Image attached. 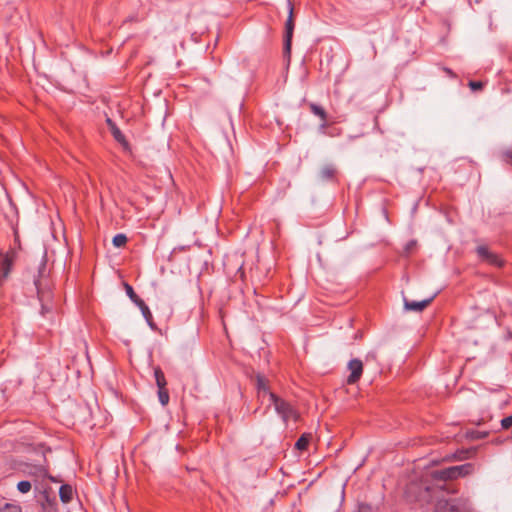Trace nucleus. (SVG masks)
<instances>
[{
	"label": "nucleus",
	"mask_w": 512,
	"mask_h": 512,
	"mask_svg": "<svg viewBox=\"0 0 512 512\" xmlns=\"http://www.w3.org/2000/svg\"><path fill=\"white\" fill-rule=\"evenodd\" d=\"M59 497L63 503L71 502L73 498V488L68 484L61 485L59 489Z\"/></svg>",
	"instance_id": "2eb2a0df"
},
{
	"label": "nucleus",
	"mask_w": 512,
	"mask_h": 512,
	"mask_svg": "<svg viewBox=\"0 0 512 512\" xmlns=\"http://www.w3.org/2000/svg\"><path fill=\"white\" fill-rule=\"evenodd\" d=\"M319 176L323 181H334L337 176V169L332 164L325 165L321 168Z\"/></svg>",
	"instance_id": "4468645a"
},
{
	"label": "nucleus",
	"mask_w": 512,
	"mask_h": 512,
	"mask_svg": "<svg viewBox=\"0 0 512 512\" xmlns=\"http://www.w3.org/2000/svg\"><path fill=\"white\" fill-rule=\"evenodd\" d=\"M288 18L285 23V32H284V44H283V54L284 57L287 58L288 62L290 61L291 57V47H292V38L295 28V21H294V8L293 4L290 0H288Z\"/></svg>",
	"instance_id": "39448f33"
},
{
	"label": "nucleus",
	"mask_w": 512,
	"mask_h": 512,
	"mask_svg": "<svg viewBox=\"0 0 512 512\" xmlns=\"http://www.w3.org/2000/svg\"><path fill=\"white\" fill-rule=\"evenodd\" d=\"M158 399L162 406H166L169 403L170 396L166 387L158 388Z\"/></svg>",
	"instance_id": "6ab92c4d"
},
{
	"label": "nucleus",
	"mask_w": 512,
	"mask_h": 512,
	"mask_svg": "<svg viewBox=\"0 0 512 512\" xmlns=\"http://www.w3.org/2000/svg\"><path fill=\"white\" fill-rule=\"evenodd\" d=\"M124 289L126 291L127 296L130 298V300L137 306L142 312L143 317L147 321L148 325L151 328H155V324L153 322V316L149 309V307L146 305V303L135 293L133 287L128 284L127 282H124L123 284Z\"/></svg>",
	"instance_id": "423d86ee"
},
{
	"label": "nucleus",
	"mask_w": 512,
	"mask_h": 512,
	"mask_svg": "<svg viewBox=\"0 0 512 512\" xmlns=\"http://www.w3.org/2000/svg\"><path fill=\"white\" fill-rule=\"evenodd\" d=\"M501 426L503 429H509L512 426V415L503 418L501 420Z\"/></svg>",
	"instance_id": "5701e85b"
},
{
	"label": "nucleus",
	"mask_w": 512,
	"mask_h": 512,
	"mask_svg": "<svg viewBox=\"0 0 512 512\" xmlns=\"http://www.w3.org/2000/svg\"><path fill=\"white\" fill-rule=\"evenodd\" d=\"M447 73H452L450 69H445Z\"/></svg>",
	"instance_id": "cd10ccee"
},
{
	"label": "nucleus",
	"mask_w": 512,
	"mask_h": 512,
	"mask_svg": "<svg viewBox=\"0 0 512 512\" xmlns=\"http://www.w3.org/2000/svg\"><path fill=\"white\" fill-rule=\"evenodd\" d=\"M270 403L274 405L275 411L287 423L289 420L297 421L300 417L295 407L276 394L270 395Z\"/></svg>",
	"instance_id": "20e7f679"
},
{
	"label": "nucleus",
	"mask_w": 512,
	"mask_h": 512,
	"mask_svg": "<svg viewBox=\"0 0 512 512\" xmlns=\"http://www.w3.org/2000/svg\"><path fill=\"white\" fill-rule=\"evenodd\" d=\"M312 439L311 433H304L302 434L299 439L295 443V448L300 451L307 450L309 443Z\"/></svg>",
	"instance_id": "dca6fc26"
},
{
	"label": "nucleus",
	"mask_w": 512,
	"mask_h": 512,
	"mask_svg": "<svg viewBox=\"0 0 512 512\" xmlns=\"http://www.w3.org/2000/svg\"><path fill=\"white\" fill-rule=\"evenodd\" d=\"M154 377L158 388L167 386V381L162 369L159 366L154 367Z\"/></svg>",
	"instance_id": "a211bd4d"
},
{
	"label": "nucleus",
	"mask_w": 512,
	"mask_h": 512,
	"mask_svg": "<svg viewBox=\"0 0 512 512\" xmlns=\"http://www.w3.org/2000/svg\"><path fill=\"white\" fill-rule=\"evenodd\" d=\"M436 512H471L472 505L468 498L460 497L453 499L438 500L435 505Z\"/></svg>",
	"instance_id": "7ed1b4c3"
},
{
	"label": "nucleus",
	"mask_w": 512,
	"mask_h": 512,
	"mask_svg": "<svg viewBox=\"0 0 512 512\" xmlns=\"http://www.w3.org/2000/svg\"><path fill=\"white\" fill-rule=\"evenodd\" d=\"M31 483L29 481H26V480H23V481H20L18 484H17V489L20 493H28L30 490H31Z\"/></svg>",
	"instance_id": "4be33fe9"
},
{
	"label": "nucleus",
	"mask_w": 512,
	"mask_h": 512,
	"mask_svg": "<svg viewBox=\"0 0 512 512\" xmlns=\"http://www.w3.org/2000/svg\"><path fill=\"white\" fill-rule=\"evenodd\" d=\"M474 471V465L472 463H465L462 465L451 466L432 472V477L436 480L448 481L456 480L460 477L470 475Z\"/></svg>",
	"instance_id": "f03ea898"
},
{
	"label": "nucleus",
	"mask_w": 512,
	"mask_h": 512,
	"mask_svg": "<svg viewBox=\"0 0 512 512\" xmlns=\"http://www.w3.org/2000/svg\"><path fill=\"white\" fill-rule=\"evenodd\" d=\"M309 109L315 116H318L321 119L322 123L320 125V128L325 129L328 125L327 124L328 115H327L326 111L324 110V108L316 103H310Z\"/></svg>",
	"instance_id": "ddd939ff"
},
{
	"label": "nucleus",
	"mask_w": 512,
	"mask_h": 512,
	"mask_svg": "<svg viewBox=\"0 0 512 512\" xmlns=\"http://www.w3.org/2000/svg\"><path fill=\"white\" fill-rule=\"evenodd\" d=\"M110 132H111L112 136L114 137V139L118 143H120L125 149H127L129 147L128 141L126 140L124 134L121 132V130L119 129V127L117 125L115 127H112Z\"/></svg>",
	"instance_id": "f3484780"
},
{
	"label": "nucleus",
	"mask_w": 512,
	"mask_h": 512,
	"mask_svg": "<svg viewBox=\"0 0 512 512\" xmlns=\"http://www.w3.org/2000/svg\"><path fill=\"white\" fill-rule=\"evenodd\" d=\"M255 385L257 390V398L258 400H263L266 396L270 399V395L274 394L270 390V382L268 378H266L262 374H257L255 377Z\"/></svg>",
	"instance_id": "9d476101"
},
{
	"label": "nucleus",
	"mask_w": 512,
	"mask_h": 512,
	"mask_svg": "<svg viewBox=\"0 0 512 512\" xmlns=\"http://www.w3.org/2000/svg\"><path fill=\"white\" fill-rule=\"evenodd\" d=\"M34 285L37 290L38 299L41 302V314L45 316L51 312V308L45 304L51 297L50 280L45 261L40 263L37 274L34 275Z\"/></svg>",
	"instance_id": "f257e3e1"
},
{
	"label": "nucleus",
	"mask_w": 512,
	"mask_h": 512,
	"mask_svg": "<svg viewBox=\"0 0 512 512\" xmlns=\"http://www.w3.org/2000/svg\"><path fill=\"white\" fill-rule=\"evenodd\" d=\"M27 474L36 478H49L52 481H56L54 477L49 476L48 469L43 465H28Z\"/></svg>",
	"instance_id": "f8f14e48"
},
{
	"label": "nucleus",
	"mask_w": 512,
	"mask_h": 512,
	"mask_svg": "<svg viewBox=\"0 0 512 512\" xmlns=\"http://www.w3.org/2000/svg\"><path fill=\"white\" fill-rule=\"evenodd\" d=\"M347 369L350 371L349 376L347 377L346 383L348 385L356 384L363 373V363L360 359H351L347 364Z\"/></svg>",
	"instance_id": "1a4fd4ad"
},
{
	"label": "nucleus",
	"mask_w": 512,
	"mask_h": 512,
	"mask_svg": "<svg viewBox=\"0 0 512 512\" xmlns=\"http://www.w3.org/2000/svg\"><path fill=\"white\" fill-rule=\"evenodd\" d=\"M128 238L125 234L119 233L113 237L112 243L115 247H123L126 245Z\"/></svg>",
	"instance_id": "aec40b11"
},
{
	"label": "nucleus",
	"mask_w": 512,
	"mask_h": 512,
	"mask_svg": "<svg viewBox=\"0 0 512 512\" xmlns=\"http://www.w3.org/2000/svg\"><path fill=\"white\" fill-rule=\"evenodd\" d=\"M469 87L474 91L481 90L483 88V83L480 81H470Z\"/></svg>",
	"instance_id": "b1692460"
},
{
	"label": "nucleus",
	"mask_w": 512,
	"mask_h": 512,
	"mask_svg": "<svg viewBox=\"0 0 512 512\" xmlns=\"http://www.w3.org/2000/svg\"><path fill=\"white\" fill-rule=\"evenodd\" d=\"M106 123H107V125L109 127V130H111L112 127L116 126L115 122H113L110 118H107Z\"/></svg>",
	"instance_id": "a878e982"
},
{
	"label": "nucleus",
	"mask_w": 512,
	"mask_h": 512,
	"mask_svg": "<svg viewBox=\"0 0 512 512\" xmlns=\"http://www.w3.org/2000/svg\"><path fill=\"white\" fill-rule=\"evenodd\" d=\"M435 295L431 296L428 299L422 300V301H410L407 299H404V307L406 310L409 311H415V312H421L426 307L430 305V303L434 300Z\"/></svg>",
	"instance_id": "9b49d317"
},
{
	"label": "nucleus",
	"mask_w": 512,
	"mask_h": 512,
	"mask_svg": "<svg viewBox=\"0 0 512 512\" xmlns=\"http://www.w3.org/2000/svg\"><path fill=\"white\" fill-rule=\"evenodd\" d=\"M15 258H16V252L14 250H9L5 254L1 255V259H0V289L4 285L8 275L11 272Z\"/></svg>",
	"instance_id": "0eeeda50"
},
{
	"label": "nucleus",
	"mask_w": 512,
	"mask_h": 512,
	"mask_svg": "<svg viewBox=\"0 0 512 512\" xmlns=\"http://www.w3.org/2000/svg\"><path fill=\"white\" fill-rule=\"evenodd\" d=\"M476 252L481 261L486 262L492 266L502 267L504 264V261L499 257V255L490 251L485 245L478 246L476 248Z\"/></svg>",
	"instance_id": "6e6552de"
},
{
	"label": "nucleus",
	"mask_w": 512,
	"mask_h": 512,
	"mask_svg": "<svg viewBox=\"0 0 512 512\" xmlns=\"http://www.w3.org/2000/svg\"><path fill=\"white\" fill-rule=\"evenodd\" d=\"M0 512H22V509L19 505L6 503L0 508Z\"/></svg>",
	"instance_id": "412c9836"
},
{
	"label": "nucleus",
	"mask_w": 512,
	"mask_h": 512,
	"mask_svg": "<svg viewBox=\"0 0 512 512\" xmlns=\"http://www.w3.org/2000/svg\"><path fill=\"white\" fill-rule=\"evenodd\" d=\"M414 245H415V242L411 241L410 243L407 244L406 250H410Z\"/></svg>",
	"instance_id": "bb28decb"
},
{
	"label": "nucleus",
	"mask_w": 512,
	"mask_h": 512,
	"mask_svg": "<svg viewBox=\"0 0 512 512\" xmlns=\"http://www.w3.org/2000/svg\"><path fill=\"white\" fill-rule=\"evenodd\" d=\"M505 157H506L508 163H510L512 165V151L506 152Z\"/></svg>",
	"instance_id": "393cba45"
}]
</instances>
